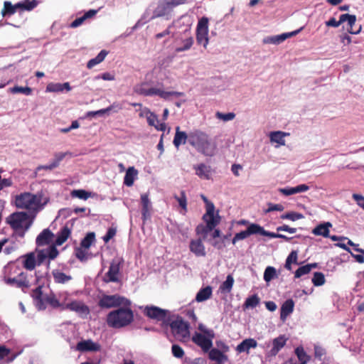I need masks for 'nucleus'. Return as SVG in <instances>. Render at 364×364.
I'll list each match as a JSON object with an SVG mask.
<instances>
[{
	"mask_svg": "<svg viewBox=\"0 0 364 364\" xmlns=\"http://www.w3.org/2000/svg\"><path fill=\"white\" fill-rule=\"evenodd\" d=\"M301 28L290 32L284 33L277 36H267L263 39V43L264 44H274L278 45L284 41L287 38L294 36L300 32Z\"/></svg>",
	"mask_w": 364,
	"mask_h": 364,
	"instance_id": "obj_12",
	"label": "nucleus"
},
{
	"mask_svg": "<svg viewBox=\"0 0 364 364\" xmlns=\"http://www.w3.org/2000/svg\"><path fill=\"white\" fill-rule=\"evenodd\" d=\"M294 302L292 299H289L286 300L281 306L280 309V319L284 321L287 316L294 311Z\"/></svg>",
	"mask_w": 364,
	"mask_h": 364,
	"instance_id": "obj_23",
	"label": "nucleus"
},
{
	"mask_svg": "<svg viewBox=\"0 0 364 364\" xmlns=\"http://www.w3.org/2000/svg\"><path fill=\"white\" fill-rule=\"evenodd\" d=\"M198 329L203 333V335L210 338H215V333L213 330L208 328L204 324L200 323L198 325Z\"/></svg>",
	"mask_w": 364,
	"mask_h": 364,
	"instance_id": "obj_62",
	"label": "nucleus"
},
{
	"mask_svg": "<svg viewBox=\"0 0 364 364\" xmlns=\"http://www.w3.org/2000/svg\"><path fill=\"white\" fill-rule=\"evenodd\" d=\"M32 297L36 301V306L38 310H43L46 309V304L44 303L45 297H43L42 287L39 286L33 290Z\"/></svg>",
	"mask_w": 364,
	"mask_h": 364,
	"instance_id": "obj_24",
	"label": "nucleus"
},
{
	"mask_svg": "<svg viewBox=\"0 0 364 364\" xmlns=\"http://www.w3.org/2000/svg\"><path fill=\"white\" fill-rule=\"evenodd\" d=\"M332 226L330 222H326L317 225L313 230L312 233L315 235H321L324 237H328L329 228Z\"/></svg>",
	"mask_w": 364,
	"mask_h": 364,
	"instance_id": "obj_30",
	"label": "nucleus"
},
{
	"mask_svg": "<svg viewBox=\"0 0 364 364\" xmlns=\"http://www.w3.org/2000/svg\"><path fill=\"white\" fill-rule=\"evenodd\" d=\"M66 309L77 312L81 314L87 315L89 314V309L87 306L79 301H73L66 304Z\"/></svg>",
	"mask_w": 364,
	"mask_h": 364,
	"instance_id": "obj_28",
	"label": "nucleus"
},
{
	"mask_svg": "<svg viewBox=\"0 0 364 364\" xmlns=\"http://www.w3.org/2000/svg\"><path fill=\"white\" fill-rule=\"evenodd\" d=\"M189 144L205 156H212L215 154V144L212 143L208 135L200 130L189 132Z\"/></svg>",
	"mask_w": 364,
	"mask_h": 364,
	"instance_id": "obj_1",
	"label": "nucleus"
},
{
	"mask_svg": "<svg viewBox=\"0 0 364 364\" xmlns=\"http://www.w3.org/2000/svg\"><path fill=\"white\" fill-rule=\"evenodd\" d=\"M37 6L36 0H25L17 3V6L21 10L31 11Z\"/></svg>",
	"mask_w": 364,
	"mask_h": 364,
	"instance_id": "obj_44",
	"label": "nucleus"
},
{
	"mask_svg": "<svg viewBox=\"0 0 364 364\" xmlns=\"http://www.w3.org/2000/svg\"><path fill=\"white\" fill-rule=\"evenodd\" d=\"M173 333L179 337L186 338L189 336V325L181 317H178L170 323Z\"/></svg>",
	"mask_w": 364,
	"mask_h": 364,
	"instance_id": "obj_9",
	"label": "nucleus"
},
{
	"mask_svg": "<svg viewBox=\"0 0 364 364\" xmlns=\"http://www.w3.org/2000/svg\"><path fill=\"white\" fill-rule=\"evenodd\" d=\"M201 238L192 240L190 242V251L196 257H205L206 255L205 247Z\"/></svg>",
	"mask_w": 364,
	"mask_h": 364,
	"instance_id": "obj_14",
	"label": "nucleus"
},
{
	"mask_svg": "<svg viewBox=\"0 0 364 364\" xmlns=\"http://www.w3.org/2000/svg\"><path fill=\"white\" fill-rule=\"evenodd\" d=\"M342 23H344V18H343V14L340 16L339 21H336L335 18H331L328 21L326 22V25L327 26L337 28Z\"/></svg>",
	"mask_w": 364,
	"mask_h": 364,
	"instance_id": "obj_59",
	"label": "nucleus"
},
{
	"mask_svg": "<svg viewBox=\"0 0 364 364\" xmlns=\"http://www.w3.org/2000/svg\"><path fill=\"white\" fill-rule=\"evenodd\" d=\"M280 218L281 219L283 220L288 219L292 221H296L297 220L302 219L304 218V215L301 213L296 212H289L282 215Z\"/></svg>",
	"mask_w": 364,
	"mask_h": 364,
	"instance_id": "obj_50",
	"label": "nucleus"
},
{
	"mask_svg": "<svg viewBox=\"0 0 364 364\" xmlns=\"http://www.w3.org/2000/svg\"><path fill=\"white\" fill-rule=\"evenodd\" d=\"M263 236H267L271 238H282L286 241H289L291 239V237H289L284 235L269 232L264 229L263 230Z\"/></svg>",
	"mask_w": 364,
	"mask_h": 364,
	"instance_id": "obj_55",
	"label": "nucleus"
},
{
	"mask_svg": "<svg viewBox=\"0 0 364 364\" xmlns=\"http://www.w3.org/2000/svg\"><path fill=\"white\" fill-rule=\"evenodd\" d=\"M287 338L284 336L282 335L279 337L273 339L272 341V348L270 350V354L275 356L279 351L285 346Z\"/></svg>",
	"mask_w": 364,
	"mask_h": 364,
	"instance_id": "obj_25",
	"label": "nucleus"
},
{
	"mask_svg": "<svg viewBox=\"0 0 364 364\" xmlns=\"http://www.w3.org/2000/svg\"><path fill=\"white\" fill-rule=\"evenodd\" d=\"M121 261L119 259H113L110 264L108 272L106 276L108 277L107 282H118L117 275L120 269Z\"/></svg>",
	"mask_w": 364,
	"mask_h": 364,
	"instance_id": "obj_16",
	"label": "nucleus"
},
{
	"mask_svg": "<svg viewBox=\"0 0 364 364\" xmlns=\"http://www.w3.org/2000/svg\"><path fill=\"white\" fill-rule=\"evenodd\" d=\"M131 304L129 299L119 294L103 295L99 301V306L105 309L130 306Z\"/></svg>",
	"mask_w": 364,
	"mask_h": 364,
	"instance_id": "obj_6",
	"label": "nucleus"
},
{
	"mask_svg": "<svg viewBox=\"0 0 364 364\" xmlns=\"http://www.w3.org/2000/svg\"><path fill=\"white\" fill-rule=\"evenodd\" d=\"M295 353L296 354L299 360L301 361L300 364H306L309 360L308 356L305 353L304 350L301 347H298L295 350Z\"/></svg>",
	"mask_w": 364,
	"mask_h": 364,
	"instance_id": "obj_51",
	"label": "nucleus"
},
{
	"mask_svg": "<svg viewBox=\"0 0 364 364\" xmlns=\"http://www.w3.org/2000/svg\"><path fill=\"white\" fill-rule=\"evenodd\" d=\"M67 155H70L71 156V153L69 152V151H66V152H58V153H55L54 154V156H55V159L53 160V162L54 163H57V166H58L60 161L67 156Z\"/></svg>",
	"mask_w": 364,
	"mask_h": 364,
	"instance_id": "obj_63",
	"label": "nucleus"
},
{
	"mask_svg": "<svg viewBox=\"0 0 364 364\" xmlns=\"http://www.w3.org/2000/svg\"><path fill=\"white\" fill-rule=\"evenodd\" d=\"M147 84L140 83L137 84L134 87V91L138 95H144V96H153L155 95V89L154 87L147 88Z\"/></svg>",
	"mask_w": 364,
	"mask_h": 364,
	"instance_id": "obj_26",
	"label": "nucleus"
},
{
	"mask_svg": "<svg viewBox=\"0 0 364 364\" xmlns=\"http://www.w3.org/2000/svg\"><path fill=\"white\" fill-rule=\"evenodd\" d=\"M36 263L37 262L35 258V255L31 252L26 255L23 262V266L28 270H33L35 268Z\"/></svg>",
	"mask_w": 364,
	"mask_h": 364,
	"instance_id": "obj_41",
	"label": "nucleus"
},
{
	"mask_svg": "<svg viewBox=\"0 0 364 364\" xmlns=\"http://www.w3.org/2000/svg\"><path fill=\"white\" fill-rule=\"evenodd\" d=\"M208 31H196V41L198 44H201L204 48L207 47L208 43Z\"/></svg>",
	"mask_w": 364,
	"mask_h": 364,
	"instance_id": "obj_45",
	"label": "nucleus"
},
{
	"mask_svg": "<svg viewBox=\"0 0 364 364\" xmlns=\"http://www.w3.org/2000/svg\"><path fill=\"white\" fill-rule=\"evenodd\" d=\"M259 301L260 299L257 294L252 295L246 299L243 304V309H254L259 304Z\"/></svg>",
	"mask_w": 364,
	"mask_h": 364,
	"instance_id": "obj_39",
	"label": "nucleus"
},
{
	"mask_svg": "<svg viewBox=\"0 0 364 364\" xmlns=\"http://www.w3.org/2000/svg\"><path fill=\"white\" fill-rule=\"evenodd\" d=\"M193 43V38L190 37L183 41V46L176 48L177 53L189 50Z\"/></svg>",
	"mask_w": 364,
	"mask_h": 364,
	"instance_id": "obj_53",
	"label": "nucleus"
},
{
	"mask_svg": "<svg viewBox=\"0 0 364 364\" xmlns=\"http://www.w3.org/2000/svg\"><path fill=\"white\" fill-rule=\"evenodd\" d=\"M143 313L149 318L154 319L158 321H163L166 318L168 311L151 305L144 306Z\"/></svg>",
	"mask_w": 364,
	"mask_h": 364,
	"instance_id": "obj_8",
	"label": "nucleus"
},
{
	"mask_svg": "<svg viewBox=\"0 0 364 364\" xmlns=\"http://www.w3.org/2000/svg\"><path fill=\"white\" fill-rule=\"evenodd\" d=\"M70 235V230L67 226L63 227L58 233L54 245H62L67 240Z\"/></svg>",
	"mask_w": 364,
	"mask_h": 364,
	"instance_id": "obj_31",
	"label": "nucleus"
},
{
	"mask_svg": "<svg viewBox=\"0 0 364 364\" xmlns=\"http://www.w3.org/2000/svg\"><path fill=\"white\" fill-rule=\"evenodd\" d=\"M54 234L48 229H44L36 237V243L37 246L48 245L52 242Z\"/></svg>",
	"mask_w": 364,
	"mask_h": 364,
	"instance_id": "obj_18",
	"label": "nucleus"
},
{
	"mask_svg": "<svg viewBox=\"0 0 364 364\" xmlns=\"http://www.w3.org/2000/svg\"><path fill=\"white\" fill-rule=\"evenodd\" d=\"M208 18L205 17H203L198 21V23L197 25L196 31H208Z\"/></svg>",
	"mask_w": 364,
	"mask_h": 364,
	"instance_id": "obj_60",
	"label": "nucleus"
},
{
	"mask_svg": "<svg viewBox=\"0 0 364 364\" xmlns=\"http://www.w3.org/2000/svg\"><path fill=\"white\" fill-rule=\"evenodd\" d=\"M76 349L81 352H96L100 350V345L97 343L93 342L92 340L88 339L77 343Z\"/></svg>",
	"mask_w": 364,
	"mask_h": 364,
	"instance_id": "obj_15",
	"label": "nucleus"
},
{
	"mask_svg": "<svg viewBox=\"0 0 364 364\" xmlns=\"http://www.w3.org/2000/svg\"><path fill=\"white\" fill-rule=\"evenodd\" d=\"M46 92H63L62 83L50 82L46 87Z\"/></svg>",
	"mask_w": 364,
	"mask_h": 364,
	"instance_id": "obj_54",
	"label": "nucleus"
},
{
	"mask_svg": "<svg viewBox=\"0 0 364 364\" xmlns=\"http://www.w3.org/2000/svg\"><path fill=\"white\" fill-rule=\"evenodd\" d=\"M268 205V208L267 210H264V212L267 213H270L272 211H283L284 209V207L282 205V204H274V203H269L267 204Z\"/></svg>",
	"mask_w": 364,
	"mask_h": 364,
	"instance_id": "obj_61",
	"label": "nucleus"
},
{
	"mask_svg": "<svg viewBox=\"0 0 364 364\" xmlns=\"http://www.w3.org/2000/svg\"><path fill=\"white\" fill-rule=\"evenodd\" d=\"M257 346V342L254 338H246L243 340L236 347V351L239 353H249L250 348H255Z\"/></svg>",
	"mask_w": 364,
	"mask_h": 364,
	"instance_id": "obj_21",
	"label": "nucleus"
},
{
	"mask_svg": "<svg viewBox=\"0 0 364 364\" xmlns=\"http://www.w3.org/2000/svg\"><path fill=\"white\" fill-rule=\"evenodd\" d=\"M9 91L13 94L22 93L25 95H30L32 92V89L28 86L21 87V86L16 85V86L9 88Z\"/></svg>",
	"mask_w": 364,
	"mask_h": 364,
	"instance_id": "obj_46",
	"label": "nucleus"
},
{
	"mask_svg": "<svg viewBox=\"0 0 364 364\" xmlns=\"http://www.w3.org/2000/svg\"><path fill=\"white\" fill-rule=\"evenodd\" d=\"M95 240V234L93 232H88L80 242L81 247L88 249Z\"/></svg>",
	"mask_w": 364,
	"mask_h": 364,
	"instance_id": "obj_42",
	"label": "nucleus"
},
{
	"mask_svg": "<svg viewBox=\"0 0 364 364\" xmlns=\"http://www.w3.org/2000/svg\"><path fill=\"white\" fill-rule=\"evenodd\" d=\"M326 279L324 274L320 272H316L312 278V283L316 287H319L325 284Z\"/></svg>",
	"mask_w": 364,
	"mask_h": 364,
	"instance_id": "obj_47",
	"label": "nucleus"
},
{
	"mask_svg": "<svg viewBox=\"0 0 364 364\" xmlns=\"http://www.w3.org/2000/svg\"><path fill=\"white\" fill-rule=\"evenodd\" d=\"M138 174L137 170L134 167H129L126 171L124 184L128 187L132 186L134 184V180Z\"/></svg>",
	"mask_w": 364,
	"mask_h": 364,
	"instance_id": "obj_29",
	"label": "nucleus"
},
{
	"mask_svg": "<svg viewBox=\"0 0 364 364\" xmlns=\"http://www.w3.org/2000/svg\"><path fill=\"white\" fill-rule=\"evenodd\" d=\"M208 352H209V358L218 363H222L228 359V357L219 349L210 348Z\"/></svg>",
	"mask_w": 364,
	"mask_h": 364,
	"instance_id": "obj_33",
	"label": "nucleus"
},
{
	"mask_svg": "<svg viewBox=\"0 0 364 364\" xmlns=\"http://www.w3.org/2000/svg\"><path fill=\"white\" fill-rule=\"evenodd\" d=\"M263 227L256 223H251L247 227V230L237 232L232 238V244H235L237 241L246 239L251 235H263Z\"/></svg>",
	"mask_w": 364,
	"mask_h": 364,
	"instance_id": "obj_7",
	"label": "nucleus"
},
{
	"mask_svg": "<svg viewBox=\"0 0 364 364\" xmlns=\"http://www.w3.org/2000/svg\"><path fill=\"white\" fill-rule=\"evenodd\" d=\"M17 9H19L18 6H17V4L12 5L10 1H6L4 3V9L1 11V15L3 16L6 15L11 16L16 13Z\"/></svg>",
	"mask_w": 364,
	"mask_h": 364,
	"instance_id": "obj_40",
	"label": "nucleus"
},
{
	"mask_svg": "<svg viewBox=\"0 0 364 364\" xmlns=\"http://www.w3.org/2000/svg\"><path fill=\"white\" fill-rule=\"evenodd\" d=\"M173 9L168 1H161L154 11L153 16L151 18H155L168 15Z\"/></svg>",
	"mask_w": 364,
	"mask_h": 364,
	"instance_id": "obj_17",
	"label": "nucleus"
},
{
	"mask_svg": "<svg viewBox=\"0 0 364 364\" xmlns=\"http://www.w3.org/2000/svg\"><path fill=\"white\" fill-rule=\"evenodd\" d=\"M203 219L206 221V225H198L196 231L197 235H202V240H206L208 234L219 223V220L216 219L214 215V205L208 204L207 207L206 214L203 215Z\"/></svg>",
	"mask_w": 364,
	"mask_h": 364,
	"instance_id": "obj_5",
	"label": "nucleus"
},
{
	"mask_svg": "<svg viewBox=\"0 0 364 364\" xmlns=\"http://www.w3.org/2000/svg\"><path fill=\"white\" fill-rule=\"evenodd\" d=\"M6 222L18 236L23 237L26 232L32 225L33 220L26 212H15L6 218Z\"/></svg>",
	"mask_w": 364,
	"mask_h": 364,
	"instance_id": "obj_3",
	"label": "nucleus"
},
{
	"mask_svg": "<svg viewBox=\"0 0 364 364\" xmlns=\"http://www.w3.org/2000/svg\"><path fill=\"white\" fill-rule=\"evenodd\" d=\"M277 277V270L274 267L268 266L264 272V280L266 282H269L273 279Z\"/></svg>",
	"mask_w": 364,
	"mask_h": 364,
	"instance_id": "obj_43",
	"label": "nucleus"
},
{
	"mask_svg": "<svg viewBox=\"0 0 364 364\" xmlns=\"http://www.w3.org/2000/svg\"><path fill=\"white\" fill-rule=\"evenodd\" d=\"M134 320V313L129 306H122L110 311L107 316L109 327L121 328L129 325Z\"/></svg>",
	"mask_w": 364,
	"mask_h": 364,
	"instance_id": "obj_2",
	"label": "nucleus"
},
{
	"mask_svg": "<svg viewBox=\"0 0 364 364\" xmlns=\"http://www.w3.org/2000/svg\"><path fill=\"white\" fill-rule=\"evenodd\" d=\"M44 301H46L47 303H48L51 306L54 308H57L60 306L59 301L55 298V296L54 294H50L46 296L45 297Z\"/></svg>",
	"mask_w": 364,
	"mask_h": 364,
	"instance_id": "obj_58",
	"label": "nucleus"
},
{
	"mask_svg": "<svg viewBox=\"0 0 364 364\" xmlns=\"http://www.w3.org/2000/svg\"><path fill=\"white\" fill-rule=\"evenodd\" d=\"M58 255V251L55 245H50L46 249L37 250V264L41 265L47 258L54 259Z\"/></svg>",
	"mask_w": 364,
	"mask_h": 364,
	"instance_id": "obj_10",
	"label": "nucleus"
},
{
	"mask_svg": "<svg viewBox=\"0 0 364 364\" xmlns=\"http://www.w3.org/2000/svg\"><path fill=\"white\" fill-rule=\"evenodd\" d=\"M75 256L81 262L87 259V253L85 250H82L81 247H78L75 250Z\"/></svg>",
	"mask_w": 364,
	"mask_h": 364,
	"instance_id": "obj_64",
	"label": "nucleus"
},
{
	"mask_svg": "<svg viewBox=\"0 0 364 364\" xmlns=\"http://www.w3.org/2000/svg\"><path fill=\"white\" fill-rule=\"evenodd\" d=\"M215 117L218 119H221L224 122H228L235 119V114L233 112L222 113L220 112H217L215 113Z\"/></svg>",
	"mask_w": 364,
	"mask_h": 364,
	"instance_id": "obj_52",
	"label": "nucleus"
},
{
	"mask_svg": "<svg viewBox=\"0 0 364 364\" xmlns=\"http://www.w3.org/2000/svg\"><path fill=\"white\" fill-rule=\"evenodd\" d=\"M343 18H344V22H348V27L347 28V31L351 34H358L361 31V26H359L358 28L355 31L353 30V26L355 24L356 16L355 15H351L348 14H343Z\"/></svg>",
	"mask_w": 364,
	"mask_h": 364,
	"instance_id": "obj_27",
	"label": "nucleus"
},
{
	"mask_svg": "<svg viewBox=\"0 0 364 364\" xmlns=\"http://www.w3.org/2000/svg\"><path fill=\"white\" fill-rule=\"evenodd\" d=\"M310 272V267L306 265L301 266L299 267L295 273H294V277L295 278H299L305 274H307Z\"/></svg>",
	"mask_w": 364,
	"mask_h": 364,
	"instance_id": "obj_57",
	"label": "nucleus"
},
{
	"mask_svg": "<svg viewBox=\"0 0 364 364\" xmlns=\"http://www.w3.org/2000/svg\"><path fill=\"white\" fill-rule=\"evenodd\" d=\"M71 196L73 197L78 198L82 200H87L88 198L90 197L91 193L86 191L82 189H78V190H73L71 192Z\"/></svg>",
	"mask_w": 364,
	"mask_h": 364,
	"instance_id": "obj_48",
	"label": "nucleus"
},
{
	"mask_svg": "<svg viewBox=\"0 0 364 364\" xmlns=\"http://www.w3.org/2000/svg\"><path fill=\"white\" fill-rule=\"evenodd\" d=\"M41 194L24 192L16 196L14 204L17 208L37 211L41 208Z\"/></svg>",
	"mask_w": 364,
	"mask_h": 364,
	"instance_id": "obj_4",
	"label": "nucleus"
},
{
	"mask_svg": "<svg viewBox=\"0 0 364 364\" xmlns=\"http://www.w3.org/2000/svg\"><path fill=\"white\" fill-rule=\"evenodd\" d=\"M6 283L9 285H15L18 288H28L30 287L29 281L24 276V274L21 273L18 277L8 278Z\"/></svg>",
	"mask_w": 364,
	"mask_h": 364,
	"instance_id": "obj_19",
	"label": "nucleus"
},
{
	"mask_svg": "<svg viewBox=\"0 0 364 364\" xmlns=\"http://www.w3.org/2000/svg\"><path fill=\"white\" fill-rule=\"evenodd\" d=\"M289 135V133L277 131L270 133L269 137L272 142L277 143L279 145L284 146L285 144L284 136Z\"/></svg>",
	"mask_w": 364,
	"mask_h": 364,
	"instance_id": "obj_37",
	"label": "nucleus"
},
{
	"mask_svg": "<svg viewBox=\"0 0 364 364\" xmlns=\"http://www.w3.org/2000/svg\"><path fill=\"white\" fill-rule=\"evenodd\" d=\"M196 174L200 178L209 180L212 176V168L205 164H200L193 166Z\"/></svg>",
	"mask_w": 364,
	"mask_h": 364,
	"instance_id": "obj_20",
	"label": "nucleus"
},
{
	"mask_svg": "<svg viewBox=\"0 0 364 364\" xmlns=\"http://www.w3.org/2000/svg\"><path fill=\"white\" fill-rule=\"evenodd\" d=\"M175 199L178 201L180 207L185 211H187V198L184 191H181V196H174Z\"/></svg>",
	"mask_w": 364,
	"mask_h": 364,
	"instance_id": "obj_49",
	"label": "nucleus"
},
{
	"mask_svg": "<svg viewBox=\"0 0 364 364\" xmlns=\"http://www.w3.org/2000/svg\"><path fill=\"white\" fill-rule=\"evenodd\" d=\"M171 351L173 355L177 358H181L184 355V350L180 346L177 344H173L172 346Z\"/></svg>",
	"mask_w": 364,
	"mask_h": 364,
	"instance_id": "obj_56",
	"label": "nucleus"
},
{
	"mask_svg": "<svg viewBox=\"0 0 364 364\" xmlns=\"http://www.w3.org/2000/svg\"><path fill=\"white\" fill-rule=\"evenodd\" d=\"M213 338L196 332L193 336L192 341L197 346H200L204 352H208L213 346L212 340Z\"/></svg>",
	"mask_w": 364,
	"mask_h": 364,
	"instance_id": "obj_11",
	"label": "nucleus"
},
{
	"mask_svg": "<svg viewBox=\"0 0 364 364\" xmlns=\"http://www.w3.org/2000/svg\"><path fill=\"white\" fill-rule=\"evenodd\" d=\"M107 54H108V52L107 50H102L95 58L90 59L87 62V68L88 69H91L93 67H95V65L100 64L105 60V58Z\"/></svg>",
	"mask_w": 364,
	"mask_h": 364,
	"instance_id": "obj_36",
	"label": "nucleus"
},
{
	"mask_svg": "<svg viewBox=\"0 0 364 364\" xmlns=\"http://www.w3.org/2000/svg\"><path fill=\"white\" fill-rule=\"evenodd\" d=\"M141 218L144 222L151 218V210L152 209L151 202L149 200L148 193L141 195Z\"/></svg>",
	"mask_w": 364,
	"mask_h": 364,
	"instance_id": "obj_13",
	"label": "nucleus"
},
{
	"mask_svg": "<svg viewBox=\"0 0 364 364\" xmlns=\"http://www.w3.org/2000/svg\"><path fill=\"white\" fill-rule=\"evenodd\" d=\"M139 115L140 117L146 116L147 122L149 126L155 127L156 124L159 123L157 115L154 112H151L148 108H144Z\"/></svg>",
	"mask_w": 364,
	"mask_h": 364,
	"instance_id": "obj_32",
	"label": "nucleus"
},
{
	"mask_svg": "<svg viewBox=\"0 0 364 364\" xmlns=\"http://www.w3.org/2000/svg\"><path fill=\"white\" fill-rule=\"evenodd\" d=\"M52 274L55 282L58 284H65L72 279L71 276L67 275L58 269L53 270Z\"/></svg>",
	"mask_w": 364,
	"mask_h": 364,
	"instance_id": "obj_34",
	"label": "nucleus"
},
{
	"mask_svg": "<svg viewBox=\"0 0 364 364\" xmlns=\"http://www.w3.org/2000/svg\"><path fill=\"white\" fill-rule=\"evenodd\" d=\"M212 295V288L210 286H207L205 288H202L197 293L196 300L198 302H202L208 299Z\"/></svg>",
	"mask_w": 364,
	"mask_h": 364,
	"instance_id": "obj_35",
	"label": "nucleus"
},
{
	"mask_svg": "<svg viewBox=\"0 0 364 364\" xmlns=\"http://www.w3.org/2000/svg\"><path fill=\"white\" fill-rule=\"evenodd\" d=\"M187 141L189 143V133L186 134V132L181 131L180 127H177L173 141L175 147L178 149L181 144H185Z\"/></svg>",
	"mask_w": 364,
	"mask_h": 364,
	"instance_id": "obj_22",
	"label": "nucleus"
},
{
	"mask_svg": "<svg viewBox=\"0 0 364 364\" xmlns=\"http://www.w3.org/2000/svg\"><path fill=\"white\" fill-rule=\"evenodd\" d=\"M234 284V278L231 274H228L224 281L220 286L219 289L222 293H230L232 289Z\"/></svg>",
	"mask_w": 364,
	"mask_h": 364,
	"instance_id": "obj_38",
	"label": "nucleus"
}]
</instances>
